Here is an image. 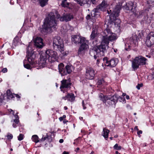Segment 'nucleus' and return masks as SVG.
<instances>
[{
  "instance_id": "obj_18",
  "label": "nucleus",
  "mask_w": 154,
  "mask_h": 154,
  "mask_svg": "<svg viewBox=\"0 0 154 154\" xmlns=\"http://www.w3.org/2000/svg\"><path fill=\"white\" fill-rule=\"evenodd\" d=\"M112 32L110 29L109 28H106L105 29L103 32V39L104 38H107L112 33Z\"/></svg>"
},
{
  "instance_id": "obj_64",
  "label": "nucleus",
  "mask_w": 154,
  "mask_h": 154,
  "mask_svg": "<svg viewBox=\"0 0 154 154\" xmlns=\"http://www.w3.org/2000/svg\"><path fill=\"white\" fill-rule=\"evenodd\" d=\"M146 57H148L149 58H150V56L149 55H146Z\"/></svg>"
},
{
  "instance_id": "obj_48",
  "label": "nucleus",
  "mask_w": 154,
  "mask_h": 154,
  "mask_svg": "<svg viewBox=\"0 0 154 154\" xmlns=\"http://www.w3.org/2000/svg\"><path fill=\"white\" fill-rule=\"evenodd\" d=\"M63 54V56H65L67 55V53L66 52H64V51L61 52Z\"/></svg>"
},
{
  "instance_id": "obj_2",
  "label": "nucleus",
  "mask_w": 154,
  "mask_h": 154,
  "mask_svg": "<svg viewBox=\"0 0 154 154\" xmlns=\"http://www.w3.org/2000/svg\"><path fill=\"white\" fill-rule=\"evenodd\" d=\"M60 18V15L56 14V15L52 12H50L48 16L45 19L42 26L43 29L46 33L51 32V28H56L58 20Z\"/></svg>"
},
{
  "instance_id": "obj_3",
  "label": "nucleus",
  "mask_w": 154,
  "mask_h": 154,
  "mask_svg": "<svg viewBox=\"0 0 154 154\" xmlns=\"http://www.w3.org/2000/svg\"><path fill=\"white\" fill-rule=\"evenodd\" d=\"M40 59L38 62V64L41 68L45 67L47 65V60L51 63L56 61L58 58L57 53L51 50L48 49L45 52L40 53Z\"/></svg>"
},
{
  "instance_id": "obj_34",
  "label": "nucleus",
  "mask_w": 154,
  "mask_h": 154,
  "mask_svg": "<svg viewBox=\"0 0 154 154\" xmlns=\"http://www.w3.org/2000/svg\"><path fill=\"white\" fill-rule=\"evenodd\" d=\"M113 148L116 150H121L122 149V147L121 146H119V145L117 143L114 146Z\"/></svg>"
},
{
  "instance_id": "obj_58",
  "label": "nucleus",
  "mask_w": 154,
  "mask_h": 154,
  "mask_svg": "<svg viewBox=\"0 0 154 154\" xmlns=\"http://www.w3.org/2000/svg\"><path fill=\"white\" fill-rule=\"evenodd\" d=\"M10 110H11V111H10V112H11V113H12L13 114V115H14V111L13 110H12V109H10Z\"/></svg>"
},
{
  "instance_id": "obj_26",
  "label": "nucleus",
  "mask_w": 154,
  "mask_h": 154,
  "mask_svg": "<svg viewBox=\"0 0 154 154\" xmlns=\"http://www.w3.org/2000/svg\"><path fill=\"white\" fill-rule=\"evenodd\" d=\"M68 100L71 102H73L75 100V96L74 94L72 93L67 94Z\"/></svg>"
},
{
  "instance_id": "obj_12",
  "label": "nucleus",
  "mask_w": 154,
  "mask_h": 154,
  "mask_svg": "<svg viewBox=\"0 0 154 154\" xmlns=\"http://www.w3.org/2000/svg\"><path fill=\"white\" fill-rule=\"evenodd\" d=\"M106 101L107 106H115L117 102V95L115 94L113 96L108 95Z\"/></svg>"
},
{
  "instance_id": "obj_24",
  "label": "nucleus",
  "mask_w": 154,
  "mask_h": 154,
  "mask_svg": "<svg viewBox=\"0 0 154 154\" xmlns=\"http://www.w3.org/2000/svg\"><path fill=\"white\" fill-rule=\"evenodd\" d=\"M64 20L67 22L70 21L73 18V15L71 14H66L64 15Z\"/></svg>"
},
{
  "instance_id": "obj_59",
  "label": "nucleus",
  "mask_w": 154,
  "mask_h": 154,
  "mask_svg": "<svg viewBox=\"0 0 154 154\" xmlns=\"http://www.w3.org/2000/svg\"><path fill=\"white\" fill-rule=\"evenodd\" d=\"M12 125L13 127H14V128H15L17 127L16 125L15 124H13Z\"/></svg>"
},
{
  "instance_id": "obj_27",
  "label": "nucleus",
  "mask_w": 154,
  "mask_h": 154,
  "mask_svg": "<svg viewBox=\"0 0 154 154\" xmlns=\"http://www.w3.org/2000/svg\"><path fill=\"white\" fill-rule=\"evenodd\" d=\"M6 93L7 99H11L14 97V94L13 95L10 90H8Z\"/></svg>"
},
{
  "instance_id": "obj_23",
  "label": "nucleus",
  "mask_w": 154,
  "mask_h": 154,
  "mask_svg": "<svg viewBox=\"0 0 154 154\" xmlns=\"http://www.w3.org/2000/svg\"><path fill=\"white\" fill-rule=\"evenodd\" d=\"M107 96L103 95L102 94H100L99 95V98L100 100L103 101L104 103H106Z\"/></svg>"
},
{
  "instance_id": "obj_19",
  "label": "nucleus",
  "mask_w": 154,
  "mask_h": 154,
  "mask_svg": "<svg viewBox=\"0 0 154 154\" xmlns=\"http://www.w3.org/2000/svg\"><path fill=\"white\" fill-rule=\"evenodd\" d=\"M146 15H145L143 17V18L142 19V21L143 23H150L152 19V17H148V14H146Z\"/></svg>"
},
{
  "instance_id": "obj_55",
  "label": "nucleus",
  "mask_w": 154,
  "mask_h": 154,
  "mask_svg": "<svg viewBox=\"0 0 154 154\" xmlns=\"http://www.w3.org/2000/svg\"><path fill=\"white\" fill-rule=\"evenodd\" d=\"M59 142L60 143H63V139H60Z\"/></svg>"
},
{
  "instance_id": "obj_14",
  "label": "nucleus",
  "mask_w": 154,
  "mask_h": 154,
  "mask_svg": "<svg viewBox=\"0 0 154 154\" xmlns=\"http://www.w3.org/2000/svg\"><path fill=\"white\" fill-rule=\"evenodd\" d=\"M61 84L60 88L61 91L64 93L65 92V91L63 90L64 88H70L71 85L70 80L69 79H64L61 81Z\"/></svg>"
},
{
  "instance_id": "obj_38",
  "label": "nucleus",
  "mask_w": 154,
  "mask_h": 154,
  "mask_svg": "<svg viewBox=\"0 0 154 154\" xmlns=\"http://www.w3.org/2000/svg\"><path fill=\"white\" fill-rule=\"evenodd\" d=\"M104 82V80L103 79H102L98 81L97 82L98 85H100L103 84Z\"/></svg>"
},
{
  "instance_id": "obj_11",
  "label": "nucleus",
  "mask_w": 154,
  "mask_h": 154,
  "mask_svg": "<svg viewBox=\"0 0 154 154\" xmlns=\"http://www.w3.org/2000/svg\"><path fill=\"white\" fill-rule=\"evenodd\" d=\"M103 60L105 65L108 66L114 67L117 64L118 62V60L116 58H112L110 60L108 59L106 57L103 58Z\"/></svg>"
},
{
  "instance_id": "obj_22",
  "label": "nucleus",
  "mask_w": 154,
  "mask_h": 154,
  "mask_svg": "<svg viewBox=\"0 0 154 154\" xmlns=\"http://www.w3.org/2000/svg\"><path fill=\"white\" fill-rule=\"evenodd\" d=\"M77 3L81 6H82L84 4H89V0H76Z\"/></svg>"
},
{
  "instance_id": "obj_10",
  "label": "nucleus",
  "mask_w": 154,
  "mask_h": 154,
  "mask_svg": "<svg viewBox=\"0 0 154 154\" xmlns=\"http://www.w3.org/2000/svg\"><path fill=\"white\" fill-rule=\"evenodd\" d=\"M29 45L27 48V55L26 57L29 63L30 64L33 65L35 64L34 60L36 57L35 53L33 51H29Z\"/></svg>"
},
{
  "instance_id": "obj_39",
  "label": "nucleus",
  "mask_w": 154,
  "mask_h": 154,
  "mask_svg": "<svg viewBox=\"0 0 154 154\" xmlns=\"http://www.w3.org/2000/svg\"><path fill=\"white\" fill-rule=\"evenodd\" d=\"M91 16L92 17H95L97 15V13H96V12L94 11L93 10L91 13Z\"/></svg>"
},
{
  "instance_id": "obj_52",
  "label": "nucleus",
  "mask_w": 154,
  "mask_h": 154,
  "mask_svg": "<svg viewBox=\"0 0 154 154\" xmlns=\"http://www.w3.org/2000/svg\"><path fill=\"white\" fill-rule=\"evenodd\" d=\"M14 97H15L17 98H20V97L17 94H14Z\"/></svg>"
},
{
  "instance_id": "obj_42",
  "label": "nucleus",
  "mask_w": 154,
  "mask_h": 154,
  "mask_svg": "<svg viewBox=\"0 0 154 154\" xmlns=\"http://www.w3.org/2000/svg\"><path fill=\"white\" fill-rule=\"evenodd\" d=\"M148 4H150V3H151L152 4V5H149L150 6L152 5L153 6L154 5V1H149L148 2Z\"/></svg>"
},
{
  "instance_id": "obj_43",
  "label": "nucleus",
  "mask_w": 154,
  "mask_h": 154,
  "mask_svg": "<svg viewBox=\"0 0 154 154\" xmlns=\"http://www.w3.org/2000/svg\"><path fill=\"white\" fill-rule=\"evenodd\" d=\"M7 69L6 68H3L2 70V72L3 73H5L7 72Z\"/></svg>"
},
{
  "instance_id": "obj_61",
  "label": "nucleus",
  "mask_w": 154,
  "mask_h": 154,
  "mask_svg": "<svg viewBox=\"0 0 154 154\" xmlns=\"http://www.w3.org/2000/svg\"><path fill=\"white\" fill-rule=\"evenodd\" d=\"M63 154H69V153L68 152L65 151L63 152Z\"/></svg>"
},
{
  "instance_id": "obj_46",
  "label": "nucleus",
  "mask_w": 154,
  "mask_h": 154,
  "mask_svg": "<svg viewBox=\"0 0 154 154\" xmlns=\"http://www.w3.org/2000/svg\"><path fill=\"white\" fill-rule=\"evenodd\" d=\"M82 104L83 109H86V107L85 106V105L84 103V101L83 100L82 101Z\"/></svg>"
},
{
  "instance_id": "obj_62",
  "label": "nucleus",
  "mask_w": 154,
  "mask_h": 154,
  "mask_svg": "<svg viewBox=\"0 0 154 154\" xmlns=\"http://www.w3.org/2000/svg\"><path fill=\"white\" fill-rule=\"evenodd\" d=\"M68 121L66 120H64L63 121V123L64 124L66 123L67 122H68Z\"/></svg>"
},
{
  "instance_id": "obj_8",
  "label": "nucleus",
  "mask_w": 154,
  "mask_h": 154,
  "mask_svg": "<svg viewBox=\"0 0 154 154\" xmlns=\"http://www.w3.org/2000/svg\"><path fill=\"white\" fill-rule=\"evenodd\" d=\"M58 69L59 72L62 76L70 74L73 70V67L70 64L67 65L64 67L63 64L60 63L58 65Z\"/></svg>"
},
{
  "instance_id": "obj_36",
  "label": "nucleus",
  "mask_w": 154,
  "mask_h": 154,
  "mask_svg": "<svg viewBox=\"0 0 154 154\" xmlns=\"http://www.w3.org/2000/svg\"><path fill=\"white\" fill-rule=\"evenodd\" d=\"M23 135L22 134H20L18 136V139L19 140L21 141L23 140Z\"/></svg>"
},
{
  "instance_id": "obj_37",
  "label": "nucleus",
  "mask_w": 154,
  "mask_h": 154,
  "mask_svg": "<svg viewBox=\"0 0 154 154\" xmlns=\"http://www.w3.org/2000/svg\"><path fill=\"white\" fill-rule=\"evenodd\" d=\"M8 139H11L13 137V135L10 134V133H8L6 136Z\"/></svg>"
},
{
  "instance_id": "obj_1",
  "label": "nucleus",
  "mask_w": 154,
  "mask_h": 154,
  "mask_svg": "<svg viewBox=\"0 0 154 154\" xmlns=\"http://www.w3.org/2000/svg\"><path fill=\"white\" fill-rule=\"evenodd\" d=\"M122 5H117L113 8H110L107 11L108 14H111L109 16H107L105 24L107 26H109L111 24L114 23L115 26L119 27L120 26L121 21L117 18L119 14L120 10L121 8Z\"/></svg>"
},
{
  "instance_id": "obj_51",
  "label": "nucleus",
  "mask_w": 154,
  "mask_h": 154,
  "mask_svg": "<svg viewBox=\"0 0 154 154\" xmlns=\"http://www.w3.org/2000/svg\"><path fill=\"white\" fill-rule=\"evenodd\" d=\"M62 99H63V100H66V99L68 100L67 94L66 96H65L63 97H62Z\"/></svg>"
},
{
  "instance_id": "obj_16",
  "label": "nucleus",
  "mask_w": 154,
  "mask_h": 154,
  "mask_svg": "<svg viewBox=\"0 0 154 154\" xmlns=\"http://www.w3.org/2000/svg\"><path fill=\"white\" fill-rule=\"evenodd\" d=\"M95 74V72L92 68L90 67L87 68L86 71V76L87 79H93Z\"/></svg>"
},
{
  "instance_id": "obj_57",
  "label": "nucleus",
  "mask_w": 154,
  "mask_h": 154,
  "mask_svg": "<svg viewBox=\"0 0 154 154\" xmlns=\"http://www.w3.org/2000/svg\"><path fill=\"white\" fill-rule=\"evenodd\" d=\"M134 130H137V131H139V129H138V127H137V126H135V128H134Z\"/></svg>"
},
{
  "instance_id": "obj_29",
  "label": "nucleus",
  "mask_w": 154,
  "mask_h": 154,
  "mask_svg": "<svg viewBox=\"0 0 154 154\" xmlns=\"http://www.w3.org/2000/svg\"><path fill=\"white\" fill-rule=\"evenodd\" d=\"M32 141L35 143H37L39 142V140H38V137L37 135H34L32 136Z\"/></svg>"
},
{
  "instance_id": "obj_49",
  "label": "nucleus",
  "mask_w": 154,
  "mask_h": 154,
  "mask_svg": "<svg viewBox=\"0 0 154 154\" xmlns=\"http://www.w3.org/2000/svg\"><path fill=\"white\" fill-rule=\"evenodd\" d=\"M97 0H91V2L93 4H96V2H97Z\"/></svg>"
},
{
  "instance_id": "obj_40",
  "label": "nucleus",
  "mask_w": 154,
  "mask_h": 154,
  "mask_svg": "<svg viewBox=\"0 0 154 154\" xmlns=\"http://www.w3.org/2000/svg\"><path fill=\"white\" fill-rule=\"evenodd\" d=\"M94 11L96 12V13H97L99 12L100 11V9H99V8L98 7H97L96 8H94L93 10Z\"/></svg>"
},
{
  "instance_id": "obj_47",
  "label": "nucleus",
  "mask_w": 154,
  "mask_h": 154,
  "mask_svg": "<svg viewBox=\"0 0 154 154\" xmlns=\"http://www.w3.org/2000/svg\"><path fill=\"white\" fill-rule=\"evenodd\" d=\"M59 18H60V21H65V20H64V16H63V17H61L60 18V17Z\"/></svg>"
},
{
  "instance_id": "obj_5",
  "label": "nucleus",
  "mask_w": 154,
  "mask_h": 154,
  "mask_svg": "<svg viewBox=\"0 0 154 154\" xmlns=\"http://www.w3.org/2000/svg\"><path fill=\"white\" fill-rule=\"evenodd\" d=\"M117 35L115 33H112L108 37L104 38L102 39L100 45H99V49H97V51H100L102 49V51H100V55H103L104 52H106L107 49L108 48V45L109 41H113L117 39Z\"/></svg>"
},
{
  "instance_id": "obj_35",
  "label": "nucleus",
  "mask_w": 154,
  "mask_h": 154,
  "mask_svg": "<svg viewBox=\"0 0 154 154\" xmlns=\"http://www.w3.org/2000/svg\"><path fill=\"white\" fill-rule=\"evenodd\" d=\"M14 116L15 119L14 120V122L16 124H18L19 122V117L17 115H15Z\"/></svg>"
},
{
  "instance_id": "obj_20",
  "label": "nucleus",
  "mask_w": 154,
  "mask_h": 154,
  "mask_svg": "<svg viewBox=\"0 0 154 154\" xmlns=\"http://www.w3.org/2000/svg\"><path fill=\"white\" fill-rule=\"evenodd\" d=\"M107 2L105 1H103L102 3L100 4L98 7L99 9L101 11H103L107 7Z\"/></svg>"
},
{
  "instance_id": "obj_63",
  "label": "nucleus",
  "mask_w": 154,
  "mask_h": 154,
  "mask_svg": "<svg viewBox=\"0 0 154 154\" xmlns=\"http://www.w3.org/2000/svg\"><path fill=\"white\" fill-rule=\"evenodd\" d=\"M126 95V94L125 93H123L122 94V96H123V97H124Z\"/></svg>"
},
{
  "instance_id": "obj_4",
  "label": "nucleus",
  "mask_w": 154,
  "mask_h": 154,
  "mask_svg": "<svg viewBox=\"0 0 154 154\" xmlns=\"http://www.w3.org/2000/svg\"><path fill=\"white\" fill-rule=\"evenodd\" d=\"M71 41L73 44L80 45L78 52L79 55H83L89 48L88 41L85 38L80 35H72L71 36Z\"/></svg>"
},
{
  "instance_id": "obj_32",
  "label": "nucleus",
  "mask_w": 154,
  "mask_h": 154,
  "mask_svg": "<svg viewBox=\"0 0 154 154\" xmlns=\"http://www.w3.org/2000/svg\"><path fill=\"white\" fill-rule=\"evenodd\" d=\"M67 0H63L62 2L61 3V5L62 7H67L69 5V3H67L66 2Z\"/></svg>"
},
{
  "instance_id": "obj_6",
  "label": "nucleus",
  "mask_w": 154,
  "mask_h": 154,
  "mask_svg": "<svg viewBox=\"0 0 154 154\" xmlns=\"http://www.w3.org/2000/svg\"><path fill=\"white\" fill-rule=\"evenodd\" d=\"M147 61V59L142 56L136 57L132 61V68L135 70L139 68V66L146 65Z\"/></svg>"
},
{
  "instance_id": "obj_7",
  "label": "nucleus",
  "mask_w": 154,
  "mask_h": 154,
  "mask_svg": "<svg viewBox=\"0 0 154 154\" xmlns=\"http://www.w3.org/2000/svg\"><path fill=\"white\" fill-rule=\"evenodd\" d=\"M53 46L54 49L60 52L64 51V45L62 39L59 36H55L53 39Z\"/></svg>"
},
{
  "instance_id": "obj_44",
  "label": "nucleus",
  "mask_w": 154,
  "mask_h": 154,
  "mask_svg": "<svg viewBox=\"0 0 154 154\" xmlns=\"http://www.w3.org/2000/svg\"><path fill=\"white\" fill-rule=\"evenodd\" d=\"M142 131L141 130H140V131H138L137 132V134L140 137V134H142Z\"/></svg>"
},
{
  "instance_id": "obj_9",
  "label": "nucleus",
  "mask_w": 154,
  "mask_h": 154,
  "mask_svg": "<svg viewBox=\"0 0 154 154\" xmlns=\"http://www.w3.org/2000/svg\"><path fill=\"white\" fill-rule=\"evenodd\" d=\"M99 46L94 47L90 50L89 52L90 55L92 56H93L94 59H96L97 58L96 63V64L97 65L99 63L101 57L103 56L105 53L106 52H104L103 55H100V51H102V49L100 51H98L97 50V49H99Z\"/></svg>"
},
{
  "instance_id": "obj_31",
  "label": "nucleus",
  "mask_w": 154,
  "mask_h": 154,
  "mask_svg": "<svg viewBox=\"0 0 154 154\" xmlns=\"http://www.w3.org/2000/svg\"><path fill=\"white\" fill-rule=\"evenodd\" d=\"M18 38L17 37L15 38L13 41V45L15 46H16L20 44V42L18 41Z\"/></svg>"
},
{
  "instance_id": "obj_60",
  "label": "nucleus",
  "mask_w": 154,
  "mask_h": 154,
  "mask_svg": "<svg viewBox=\"0 0 154 154\" xmlns=\"http://www.w3.org/2000/svg\"><path fill=\"white\" fill-rule=\"evenodd\" d=\"M126 98L128 100L129 99V96L128 95H127L126 96Z\"/></svg>"
},
{
  "instance_id": "obj_53",
  "label": "nucleus",
  "mask_w": 154,
  "mask_h": 154,
  "mask_svg": "<svg viewBox=\"0 0 154 154\" xmlns=\"http://www.w3.org/2000/svg\"><path fill=\"white\" fill-rule=\"evenodd\" d=\"M2 103V99L0 98V106H1Z\"/></svg>"
},
{
  "instance_id": "obj_30",
  "label": "nucleus",
  "mask_w": 154,
  "mask_h": 154,
  "mask_svg": "<svg viewBox=\"0 0 154 154\" xmlns=\"http://www.w3.org/2000/svg\"><path fill=\"white\" fill-rule=\"evenodd\" d=\"M117 101L119 100L120 102L124 103H126V100L124 97H120L117 95Z\"/></svg>"
},
{
  "instance_id": "obj_54",
  "label": "nucleus",
  "mask_w": 154,
  "mask_h": 154,
  "mask_svg": "<svg viewBox=\"0 0 154 154\" xmlns=\"http://www.w3.org/2000/svg\"><path fill=\"white\" fill-rule=\"evenodd\" d=\"M59 119L60 121H62L63 120V119L61 116L59 118Z\"/></svg>"
},
{
  "instance_id": "obj_28",
  "label": "nucleus",
  "mask_w": 154,
  "mask_h": 154,
  "mask_svg": "<svg viewBox=\"0 0 154 154\" xmlns=\"http://www.w3.org/2000/svg\"><path fill=\"white\" fill-rule=\"evenodd\" d=\"M48 0H39V3L42 7H44L48 3Z\"/></svg>"
},
{
  "instance_id": "obj_17",
  "label": "nucleus",
  "mask_w": 154,
  "mask_h": 154,
  "mask_svg": "<svg viewBox=\"0 0 154 154\" xmlns=\"http://www.w3.org/2000/svg\"><path fill=\"white\" fill-rule=\"evenodd\" d=\"M124 8L126 10L130 11L133 13L136 12V6L132 2H129Z\"/></svg>"
},
{
  "instance_id": "obj_56",
  "label": "nucleus",
  "mask_w": 154,
  "mask_h": 154,
  "mask_svg": "<svg viewBox=\"0 0 154 154\" xmlns=\"http://www.w3.org/2000/svg\"><path fill=\"white\" fill-rule=\"evenodd\" d=\"M79 147H77V148L75 150V151L77 152H78V151L79 150Z\"/></svg>"
},
{
  "instance_id": "obj_50",
  "label": "nucleus",
  "mask_w": 154,
  "mask_h": 154,
  "mask_svg": "<svg viewBox=\"0 0 154 154\" xmlns=\"http://www.w3.org/2000/svg\"><path fill=\"white\" fill-rule=\"evenodd\" d=\"M91 18V16L89 14L86 17V19L87 20H89Z\"/></svg>"
},
{
  "instance_id": "obj_13",
  "label": "nucleus",
  "mask_w": 154,
  "mask_h": 154,
  "mask_svg": "<svg viewBox=\"0 0 154 154\" xmlns=\"http://www.w3.org/2000/svg\"><path fill=\"white\" fill-rule=\"evenodd\" d=\"M146 44L148 47H150L154 44V32H151L146 38Z\"/></svg>"
},
{
  "instance_id": "obj_41",
  "label": "nucleus",
  "mask_w": 154,
  "mask_h": 154,
  "mask_svg": "<svg viewBox=\"0 0 154 154\" xmlns=\"http://www.w3.org/2000/svg\"><path fill=\"white\" fill-rule=\"evenodd\" d=\"M143 85V84L142 83L138 84L136 86V88L138 90H139L140 89V87H142Z\"/></svg>"
},
{
  "instance_id": "obj_15",
  "label": "nucleus",
  "mask_w": 154,
  "mask_h": 154,
  "mask_svg": "<svg viewBox=\"0 0 154 154\" xmlns=\"http://www.w3.org/2000/svg\"><path fill=\"white\" fill-rule=\"evenodd\" d=\"M35 46L37 48H42L45 46L43 39L40 37H37L34 40Z\"/></svg>"
},
{
  "instance_id": "obj_21",
  "label": "nucleus",
  "mask_w": 154,
  "mask_h": 154,
  "mask_svg": "<svg viewBox=\"0 0 154 154\" xmlns=\"http://www.w3.org/2000/svg\"><path fill=\"white\" fill-rule=\"evenodd\" d=\"M109 131L106 129V128H103V132L102 133V135L104 137L106 140L108 137V135Z\"/></svg>"
},
{
  "instance_id": "obj_33",
  "label": "nucleus",
  "mask_w": 154,
  "mask_h": 154,
  "mask_svg": "<svg viewBox=\"0 0 154 154\" xmlns=\"http://www.w3.org/2000/svg\"><path fill=\"white\" fill-rule=\"evenodd\" d=\"M27 61L25 59L23 61V65L24 66L25 68L27 69H30L31 68V66L29 63H27L26 62Z\"/></svg>"
},
{
  "instance_id": "obj_45",
  "label": "nucleus",
  "mask_w": 154,
  "mask_h": 154,
  "mask_svg": "<svg viewBox=\"0 0 154 154\" xmlns=\"http://www.w3.org/2000/svg\"><path fill=\"white\" fill-rule=\"evenodd\" d=\"M47 138V137H43L41 140V141H44Z\"/></svg>"
},
{
  "instance_id": "obj_25",
  "label": "nucleus",
  "mask_w": 154,
  "mask_h": 154,
  "mask_svg": "<svg viewBox=\"0 0 154 154\" xmlns=\"http://www.w3.org/2000/svg\"><path fill=\"white\" fill-rule=\"evenodd\" d=\"M92 31L91 34L90 35V40H94L95 37L96 36L97 31V30L93 28L92 29Z\"/></svg>"
}]
</instances>
